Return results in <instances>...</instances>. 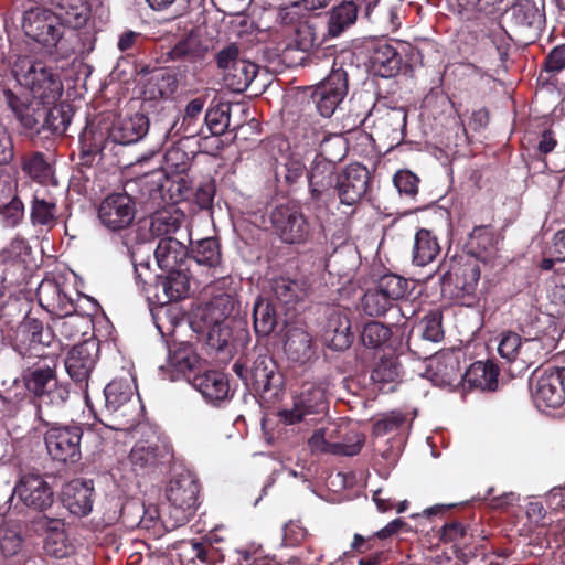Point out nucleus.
<instances>
[{
    "label": "nucleus",
    "instance_id": "nucleus-1",
    "mask_svg": "<svg viewBox=\"0 0 565 565\" xmlns=\"http://www.w3.org/2000/svg\"><path fill=\"white\" fill-rule=\"evenodd\" d=\"M22 30L34 42L42 45L55 60L67 58L75 52L71 38L75 34L64 32V26L55 12L45 8H31L23 13Z\"/></svg>",
    "mask_w": 565,
    "mask_h": 565
},
{
    "label": "nucleus",
    "instance_id": "nucleus-2",
    "mask_svg": "<svg viewBox=\"0 0 565 565\" xmlns=\"http://www.w3.org/2000/svg\"><path fill=\"white\" fill-rule=\"evenodd\" d=\"M134 379L127 376L113 380L104 390L105 409L115 422L114 429H128L138 420L140 401L136 395Z\"/></svg>",
    "mask_w": 565,
    "mask_h": 565
},
{
    "label": "nucleus",
    "instance_id": "nucleus-3",
    "mask_svg": "<svg viewBox=\"0 0 565 565\" xmlns=\"http://www.w3.org/2000/svg\"><path fill=\"white\" fill-rule=\"evenodd\" d=\"M13 72L17 81L30 90L32 98L42 100L44 105H53L62 96L63 85L58 76L41 62H31L26 57L19 58Z\"/></svg>",
    "mask_w": 565,
    "mask_h": 565
},
{
    "label": "nucleus",
    "instance_id": "nucleus-4",
    "mask_svg": "<svg viewBox=\"0 0 565 565\" xmlns=\"http://www.w3.org/2000/svg\"><path fill=\"white\" fill-rule=\"evenodd\" d=\"M235 310V300L231 295L214 297L199 310L200 320L207 332L210 345L222 350L232 338L231 316Z\"/></svg>",
    "mask_w": 565,
    "mask_h": 565
},
{
    "label": "nucleus",
    "instance_id": "nucleus-5",
    "mask_svg": "<svg viewBox=\"0 0 565 565\" xmlns=\"http://www.w3.org/2000/svg\"><path fill=\"white\" fill-rule=\"evenodd\" d=\"M408 291V281L394 274L382 276L375 288L367 290L362 298V308L371 317L385 315L395 301L403 299Z\"/></svg>",
    "mask_w": 565,
    "mask_h": 565
},
{
    "label": "nucleus",
    "instance_id": "nucleus-6",
    "mask_svg": "<svg viewBox=\"0 0 565 565\" xmlns=\"http://www.w3.org/2000/svg\"><path fill=\"white\" fill-rule=\"evenodd\" d=\"M328 409L327 388L320 382H306L294 395L291 409H281L277 416L285 425H294L307 415L321 414Z\"/></svg>",
    "mask_w": 565,
    "mask_h": 565
},
{
    "label": "nucleus",
    "instance_id": "nucleus-7",
    "mask_svg": "<svg viewBox=\"0 0 565 565\" xmlns=\"http://www.w3.org/2000/svg\"><path fill=\"white\" fill-rule=\"evenodd\" d=\"M199 484L190 473L175 476L167 488V499L170 503L169 515L171 526L184 524L194 513L198 504Z\"/></svg>",
    "mask_w": 565,
    "mask_h": 565
},
{
    "label": "nucleus",
    "instance_id": "nucleus-8",
    "mask_svg": "<svg viewBox=\"0 0 565 565\" xmlns=\"http://www.w3.org/2000/svg\"><path fill=\"white\" fill-rule=\"evenodd\" d=\"M531 394L535 406L545 412L565 402V367L551 366L534 374Z\"/></svg>",
    "mask_w": 565,
    "mask_h": 565
},
{
    "label": "nucleus",
    "instance_id": "nucleus-9",
    "mask_svg": "<svg viewBox=\"0 0 565 565\" xmlns=\"http://www.w3.org/2000/svg\"><path fill=\"white\" fill-rule=\"evenodd\" d=\"M543 343L539 339H521L518 333L505 332L498 343L500 356L515 364V372L522 373L537 363L543 355Z\"/></svg>",
    "mask_w": 565,
    "mask_h": 565
},
{
    "label": "nucleus",
    "instance_id": "nucleus-10",
    "mask_svg": "<svg viewBox=\"0 0 565 565\" xmlns=\"http://www.w3.org/2000/svg\"><path fill=\"white\" fill-rule=\"evenodd\" d=\"M274 232L286 244L306 242L310 226L301 209L294 203L277 205L270 213Z\"/></svg>",
    "mask_w": 565,
    "mask_h": 565
},
{
    "label": "nucleus",
    "instance_id": "nucleus-11",
    "mask_svg": "<svg viewBox=\"0 0 565 565\" xmlns=\"http://www.w3.org/2000/svg\"><path fill=\"white\" fill-rule=\"evenodd\" d=\"M81 426L55 425L44 435V443L50 456L60 462L74 463L81 459Z\"/></svg>",
    "mask_w": 565,
    "mask_h": 565
},
{
    "label": "nucleus",
    "instance_id": "nucleus-12",
    "mask_svg": "<svg viewBox=\"0 0 565 565\" xmlns=\"http://www.w3.org/2000/svg\"><path fill=\"white\" fill-rule=\"evenodd\" d=\"M28 392L38 396L42 403L60 406L68 398V390L61 384L54 369L36 367L23 375Z\"/></svg>",
    "mask_w": 565,
    "mask_h": 565
},
{
    "label": "nucleus",
    "instance_id": "nucleus-13",
    "mask_svg": "<svg viewBox=\"0 0 565 565\" xmlns=\"http://www.w3.org/2000/svg\"><path fill=\"white\" fill-rule=\"evenodd\" d=\"M100 223L113 232L129 227L136 216V203L127 193H111L98 206Z\"/></svg>",
    "mask_w": 565,
    "mask_h": 565
},
{
    "label": "nucleus",
    "instance_id": "nucleus-14",
    "mask_svg": "<svg viewBox=\"0 0 565 565\" xmlns=\"http://www.w3.org/2000/svg\"><path fill=\"white\" fill-rule=\"evenodd\" d=\"M479 279L480 268L476 259L456 262L443 277V291L462 301L475 294Z\"/></svg>",
    "mask_w": 565,
    "mask_h": 565
},
{
    "label": "nucleus",
    "instance_id": "nucleus-15",
    "mask_svg": "<svg viewBox=\"0 0 565 565\" xmlns=\"http://www.w3.org/2000/svg\"><path fill=\"white\" fill-rule=\"evenodd\" d=\"M13 495H17L24 505L36 511H43L53 503L52 488L38 473L21 476L13 488Z\"/></svg>",
    "mask_w": 565,
    "mask_h": 565
},
{
    "label": "nucleus",
    "instance_id": "nucleus-16",
    "mask_svg": "<svg viewBox=\"0 0 565 565\" xmlns=\"http://www.w3.org/2000/svg\"><path fill=\"white\" fill-rule=\"evenodd\" d=\"M347 92L345 72L341 68L333 70L312 94L320 115L326 118L331 117Z\"/></svg>",
    "mask_w": 565,
    "mask_h": 565
},
{
    "label": "nucleus",
    "instance_id": "nucleus-17",
    "mask_svg": "<svg viewBox=\"0 0 565 565\" xmlns=\"http://www.w3.org/2000/svg\"><path fill=\"white\" fill-rule=\"evenodd\" d=\"M461 351L448 349L429 359L427 373L431 382L438 386H452L462 379L460 369Z\"/></svg>",
    "mask_w": 565,
    "mask_h": 565
},
{
    "label": "nucleus",
    "instance_id": "nucleus-18",
    "mask_svg": "<svg viewBox=\"0 0 565 565\" xmlns=\"http://www.w3.org/2000/svg\"><path fill=\"white\" fill-rule=\"evenodd\" d=\"M370 180L369 170L360 164L347 167L337 179V191L342 204L353 205L365 194Z\"/></svg>",
    "mask_w": 565,
    "mask_h": 565
},
{
    "label": "nucleus",
    "instance_id": "nucleus-19",
    "mask_svg": "<svg viewBox=\"0 0 565 565\" xmlns=\"http://www.w3.org/2000/svg\"><path fill=\"white\" fill-rule=\"evenodd\" d=\"M98 354V344L94 340H86L74 345L65 359V369L75 382L87 383Z\"/></svg>",
    "mask_w": 565,
    "mask_h": 565
},
{
    "label": "nucleus",
    "instance_id": "nucleus-20",
    "mask_svg": "<svg viewBox=\"0 0 565 565\" xmlns=\"http://www.w3.org/2000/svg\"><path fill=\"white\" fill-rule=\"evenodd\" d=\"M36 526L44 536L43 548L47 555L55 558L67 556L68 544L63 519L42 515L38 519Z\"/></svg>",
    "mask_w": 565,
    "mask_h": 565
},
{
    "label": "nucleus",
    "instance_id": "nucleus-21",
    "mask_svg": "<svg viewBox=\"0 0 565 565\" xmlns=\"http://www.w3.org/2000/svg\"><path fill=\"white\" fill-rule=\"evenodd\" d=\"M374 132L391 143H398L405 136L407 115L404 108H379L375 110Z\"/></svg>",
    "mask_w": 565,
    "mask_h": 565
},
{
    "label": "nucleus",
    "instance_id": "nucleus-22",
    "mask_svg": "<svg viewBox=\"0 0 565 565\" xmlns=\"http://www.w3.org/2000/svg\"><path fill=\"white\" fill-rule=\"evenodd\" d=\"M282 385V377L271 358L259 356L250 367L249 385L260 394L276 395Z\"/></svg>",
    "mask_w": 565,
    "mask_h": 565
},
{
    "label": "nucleus",
    "instance_id": "nucleus-23",
    "mask_svg": "<svg viewBox=\"0 0 565 565\" xmlns=\"http://www.w3.org/2000/svg\"><path fill=\"white\" fill-rule=\"evenodd\" d=\"M149 129L146 115L136 113L131 116L119 117L109 129L108 138L118 145H129L139 141Z\"/></svg>",
    "mask_w": 565,
    "mask_h": 565
},
{
    "label": "nucleus",
    "instance_id": "nucleus-24",
    "mask_svg": "<svg viewBox=\"0 0 565 565\" xmlns=\"http://www.w3.org/2000/svg\"><path fill=\"white\" fill-rule=\"evenodd\" d=\"M193 387L202 397L216 405L230 397V384L226 375L218 371H206L192 379Z\"/></svg>",
    "mask_w": 565,
    "mask_h": 565
},
{
    "label": "nucleus",
    "instance_id": "nucleus-25",
    "mask_svg": "<svg viewBox=\"0 0 565 565\" xmlns=\"http://www.w3.org/2000/svg\"><path fill=\"white\" fill-rule=\"evenodd\" d=\"M38 297L41 306L52 315L73 318V301L56 281L43 280L38 288Z\"/></svg>",
    "mask_w": 565,
    "mask_h": 565
},
{
    "label": "nucleus",
    "instance_id": "nucleus-26",
    "mask_svg": "<svg viewBox=\"0 0 565 565\" xmlns=\"http://www.w3.org/2000/svg\"><path fill=\"white\" fill-rule=\"evenodd\" d=\"M8 104L14 113L20 124L28 130L40 131V126L44 117L42 100L30 98V96H17L12 93L7 94Z\"/></svg>",
    "mask_w": 565,
    "mask_h": 565
},
{
    "label": "nucleus",
    "instance_id": "nucleus-27",
    "mask_svg": "<svg viewBox=\"0 0 565 565\" xmlns=\"http://www.w3.org/2000/svg\"><path fill=\"white\" fill-rule=\"evenodd\" d=\"M168 274L156 284L157 301L161 305L184 298L190 289V277L185 269L166 270Z\"/></svg>",
    "mask_w": 565,
    "mask_h": 565
},
{
    "label": "nucleus",
    "instance_id": "nucleus-28",
    "mask_svg": "<svg viewBox=\"0 0 565 565\" xmlns=\"http://www.w3.org/2000/svg\"><path fill=\"white\" fill-rule=\"evenodd\" d=\"M369 61L376 75L388 78L399 71L402 57L392 44L383 40L373 45Z\"/></svg>",
    "mask_w": 565,
    "mask_h": 565
},
{
    "label": "nucleus",
    "instance_id": "nucleus-29",
    "mask_svg": "<svg viewBox=\"0 0 565 565\" xmlns=\"http://www.w3.org/2000/svg\"><path fill=\"white\" fill-rule=\"evenodd\" d=\"M93 486L82 480L68 482L63 490V502L75 515H87L93 509Z\"/></svg>",
    "mask_w": 565,
    "mask_h": 565
},
{
    "label": "nucleus",
    "instance_id": "nucleus-30",
    "mask_svg": "<svg viewBox=\"0 0 565 565\" xmlns=\"http://www.w3.org/2000/svg\"><path fill=\"white\" fill-rule=\"evenodd\" d=\"M154 257L158 266L163 270L182 268L188 257V248L179 239L167 236L159 241Z\"/></svg>",
    "mask_w": 565,
    "mask_h": 565
},
{
    "label": "nucleus",
    "instance_id": "nucleus-31",
    "mask_svg": "<svg viewBox=\"0 0 565 565\" xmlns=\"http://www.w3.org/2000/svg\"><path fill=\"white\" fill-rule=\"evenodd\" d=\"M285 352L288 359L297 364H305L315 354L311 335L302 328L288 330L285 341Z\"/></svg>",
    "mask_w": 565,
    "mask_h": 565
},
{
    "label": "nucleus",
    "instance_id": "nucleus-32",
    "mask_svg": "<svg viewBox=\"0 0 565 565\" xmlns=\"http://www.w3.org/2000/svg\"><path fill=\"white\" fill-rule=\"evenodd\" d=\"M52 4L58 10L55 13L63 25L79 29L89 19L90 8L87 0H52Z\"/></svg>",
    "mask_w": 565,
    "mask_h": 565
},
{
    "label": "nucleus",
    "instance_id": "nucleus-33",
    "mask_svg": "<svg viewBox=\"0 0 565 565\" xmlns=\"http://www.w3.org/2000/svg\"><path fill=\"white\" fill-rule=\"evenodd\" d=\"M499 370L492 362L477 361L472 363L462 379L473 387L482 391H495L498 387Z\"/></svg>",
    "mask_w": 565,
    "mask_h": 565
},
{
    "label": "nucleus",
    "instance_id": "nucleus-34",
    "mask_svg": "<svg viewBox=\"0 0 565 565\" xmlns=\"http://www.w3.org/2000/svg\"><path fill=\"white\" fill-rule=\"evenodd\" d=\"M192 258L196 266L205 267L214 276L221 266L220 245L215 238H203L192 246Z\"/></svg>",
    "mask_w": 565,
    "mask_h": 565
},
{
    "label": "nucleus",
    "instance_id": "nucleus-35",
    "mask_svg": "<svg viewBox=\"0 0 565 565\" xmlns=\"http://www.w3.org/2000/svg\"><path fill=\"white\" fill-rule=\"evenodd\" d=\"M440 252L437 237L428 230L422 228L415 235L413 246V263L426 266L431 263Z\"/></svg>",
    "mask_w": 565,
    "mask_h": 565
},
{
    "label": "nucleus",
    "instance_id": "nucleus-36",
    "mask_svg": "<svg viewBox=\"0 0 565 565\" xmlns=\"http://www.w3.org/2000/svg\"><path fill=\"white\" fill-rule=\"evenodd\" d=\"M338 177L339 175L335 174L334 167L331 161H316L311 168L309 178L312 194L315 196H320L324 192L331 190L334 184L337 185Z\"/></svg>",
    "mask_w": 565,
    "mask_h": 565
},
{
    "label": "nucleus",
    "instance_id": "nucleus-37",
    "mask_svg": "<svg viewBox=\"0 0 565 565\" xmlns=\"http://www.w3.org/2000/svg\"><path fill=\"white\" fill-rule=\"evenodd\" d=\"M44 117L40 129H47L53 134L62 135L66 131L72 119V108L67 104L44 105Z\"/></svg>",
    "mask_w": 565,
    "mask_h": 565
},
{
    "label": "nucleus",
    "instance_id": "nucleus-38",
    "mask_svg": "<svg viewBox=\"0 0 565 565\" xmlns=\"http://www.w3.org/2000/svg\"><path fill=\"white\" fill-rule=\"evenodd\" d=\"M258 66L249 61L241 60L224 74L226 85L233 92H244L257 75Z\"/></svg>",
    "mask_w": 565,
    "mask_h": 565
},
{
    "label": "nucleus",
    "instance_id": "nucleus-39",
    "mask_svg": "<svg viewBox=\"0 0 565 565\" xmlns=\"http://www.w3.org/2000/svg\"><path fill=\"white\" fill-rule=\"evenodd\" d=\"M31 220L34 225L53 227L57 222L55 200L36 191L31 207Z\"/></svg>",
    "mask_w": 565,
    "mask_h": 565
},
{
    "label": "nucleus",
    "instance_id": "nucleus-40",
    "mask_svg": "<svg viewBox=\"0 0 565 565\" xmlns=\"http://www.w3.org/2000/svg\"><path fill=\"white\" fill-rule=\"evenodd\" d=\"M499 243L500 237L489 227H476L470 234V246L482 260H489L495 255Z\"/></svg>",
    "mask_w": 565,
    "mask_h": 565
},
{
    "label": "nucleus",
    "instance_id": "nucleus-41",
    "mask_svg": "<svg viewBox=\"0 0 565 565\" xmlns=\"http://www.w3.org/2000/svg\"><path fill=\"white\" fill-rule=\"evenodd\" d=\"M358 15V8L352 1H344L330 12L328 34L339 36L348 26L352 25Z\"/></svg>",
    "mask_w": 565,
    "mask_h": 565
},
{
    "label": "nucleus",
    "instance_id": "nucleus-42",
    "mask_svg": "<svg viewBox=\"0 0 565 565\" xmlns=\"http://www.w3.org/2000/svg\"><path fill=\"white\" fill-rule=\"evenodd\" d=\"M510 18L519 28L539 29L543 22V14L537 6L530 0H520L510 9Z\"/></svg>",
    "mask_w": 565,
    "mask_h": 565
},
{
    "label": "nucleus",
    "instance_id": "nucleus-43",
    "mask_svg": "<svg viewBox=\"0 0 565 565\" xmlns=\"http://www.w3.org/2000/svg\"><path fill=\"white\" fill-rule=\"evenodd\" d=\"M183 218L178 210L158 212L151 218L150 231L153 235L170 236L180 228Z\"/></svg>",
    "mask_w": 565,
    "mask_h": 565
},
{
    "label": "nucleus",
    "instance_id": "nucleus-44",
    "mask_svg": "<svg viewBox=\"0 0 565 565\" xmlns=\"http://www.w3.org/2000/svg\"><path fill=\"white\" fill-rule=\"evenodd\" d=\"M158 460V447L150 441L140 440L131 448L128 461L134 471H139L156 465Z\"/></svg>",
    "mask_w": 565,
    "mask_h": 565
},
{
    "label": "nucleus",
    "instance_id": "nucleus-45",
    "mask_svg": "<svg viewBox=\"0 0 565 565\" xmlns=\"http://www.w3.org/2000/svg\"><path fill=\"white\" fill-rule=\"evenodd\" d=\"M254 328L257 334L267 335L276 326V315L273 305L267 300L259 298L254 305Z\"/></svg>",
    "mask_w": 565,
    "mask_h": 565
},
{
    "label": "nucleus",
    "instance_id": "nucleus-46",
    "mask_svg": "<svg viewBox=\"0 0 565 565\" xmlns=\"http://www.w3.org/2000/svg\"><path fill=\"white\" fill-rule=\"evenodd\" d=\"M23 171L39 183H47L53 179L52 167L40 152L25 156L22 160Z\"/></svg>",
    "mask_w": 565,
    "mask_h": 565
},
{
    "label": "nucleus",
    "instance_id": "nucleus-47",
    "mask_svg": "<svg viewBox=\"0 0 565 565\" xmlns=\"http://www.w3.org/2000/svg\"><path fill=\"white\" fill-rule=\"evenodd\" d=\"M271 288L276 298L286 305L298 301L305 294L297 280L282 276L273 280Z\"/></svg>",
    "mask_w": 565,
    "mask_h": 565
},
{
    "label": "nucleus",
    "instance_id": "nucleus-48",
    "mask_svg": "<svg viewBox=\"0 0 565 565\" xmlns=\"http://www.w3.org/2000/svg\"><path fill=\"white\" fill-rule=\"evenodd\" d=\"M337 433L334 425L317 429L308 440L310 450L316 454L334 455Z\"/></svg>",
    "mask_w": 565,
    "mask_h": 565
},
{
    "label": "nucleus",
    "instance_id": "nucleus-49",
    "mask_svg": "<svg viewBox=\"0 0 565 565\" xmlns=\"http://www.w3.org/2000/svg\"><path fill=\"white\" fill-rule=\"evenodd\" d=\"M204 119L211 134L221 136L230 126V107L226 105L212 107L207 109Z\"/></svg>",
    "mask_w": 565,
    "mask_h": 565
},
{
    "label": "nucleus",
    "instance_id": "nucleus-50",
    "mask_svg": "<svg viewBox=\"0 0 565 565\" xmlns=\"http://www.w3.org/2000/svg\"><path fill=\"white\" fill-rule=\"evenodd\" d=\"M441 320L443 315L437 309L425 315L419 323L422 338L431 342L440 341L444 337Z\"/></svg>",
    "mask_w": 565,
    "mask_h": 565
},
{
    "label": "nucleus",
    "instance_id": "nucleus-51",
    "mask_svg": "<svg viewBox=\"0 0 565 565\" xmlns=\"http://www.w3.org/2000/svg\"><path fill=\"white\" fill-rule=\"evenodd\" d=\"M565 263V228L555 233L553 243L548 249V257H545L540 263L542 270L548 271L557 264Z\"/></svg>",
    "mask_w": 565,
    "mask_h": 565
},
{
    "label": "nucleus",
    "instance_id": "nucleus-52",
    "mask_svg": "<svg viewBox=\"0 0 565 565\" xmlns=\"http://www.w3.org/2000/svg\"><path fill=\"white\" fill-rule=\"evenodd\" d=\"M391 332L387 327L380 322L366 323L362 331V342L370 348H379L390 339Z\"/></svg>",
    "mask_w": 565,
    "mask_h": 565
},
{
    "label": "nucleus",
    "instance_id": "nucleus-53",
    "mask_svg": "<svg viewBox=\"0 0 565 565\" xmlns=\"http://www.w3.org/2000/svg\"><path fill=\"white\" fill-rule=\"evenodd\" d=\"M406 420V415L401 411H391L385 413L375 420L373 425V434L375 436H384L397 430Z\"/></svg>",
    "mask_w": 565,
    "mask_h": 565
},
{
    "label": "nucleus",
    "instance_id": "nucleus-54",
    "mask_svg": "<svg viewBox=\"0 0 565 565\" xmlns=\"http://www.w3.org/2000/svg\"><path fill=\"white\" fill-rule=\"evenodd\" d=\"M365 443V436L356 430L349 431L342 441H335L334 455L335 456H355L358 455Z\"/></svg>",
    "mask_w": 565,
    "mask_h": 565
},
{
    "label": "nucleus",
    "instance_id": "nucleus-55",
    "mask_svg": "<svg viewBox=\"0 0 565 565\" xmlns=\"http://www.w3.org/2000/svg\"><path fill=\"white\" fill-rule=\"evenodd\" d=\"M393 182L401 194L413 199L418 193L419 178L409 170L397 171Z\"/></svg>",
    "mask_w": 565,
    "mask_h": 565
},
{
    "label": "nucleus",
    "instance_id": "nucleus-56",
    "mask_svg": "<svg viewBox=\"0 0 565 565\" xmlns=\"http://www.w3.org/2000/svg\"><path fill=\"white\" fill-rule=\"evenodd\" d=\"M399 376V364L393 358L382 360L372 371L371 377L377 383H391Z\"/></svg>",
    "mask_w": 565,
    "mask_h": 565
},
{
    "label": "nucleus",
    "instance_id": "nucleus-57",
    "mask_svg": "<svg viewBox=\"0 0 565 565\" xmlns=\"http://www.w3.org/2000/svg\"><path fill=\"white\" fill-rule=\"evenodd\" d=\"M0 215L6 227L17 226L24 215L23 203L14 196L8 204L0 206Z\"/></svg>",
    "mask_w": 565,
    "mask_h": 565
},
{
    "label": "nucleus",
    "instance_id": "nucleus-58",
    "mask_svg": "<svg viewBox=\"0 0 565 565\" xmlns=\"http://www.w3.org/2000/svg\"><path fill=\"white\" fill-rule=\"evenodd\" d=\"M198 362V358L190 347H181L170 355V363L179 372L192 370Z\"/></svg>",
    "mask_w": 565,
    "mask_h": 565
},
{
    "label": "nucleus",
    "instance_id": "nucleus-59",
    "mask_svg": "<svg viewBox=\"0 0 565 565\" xmlns=\"http://www.w3.org/2000/svg\"><path fill=\"white\" fill-rule=\"evenodd\" d=\"M20 331L26 334L29 343L32 347L38 344L49 343L50 334L46 333V339L43 337V324L38 319L29 318L21 326Z\"/></svg>",
    "mask_w": 565,
    "mask_h": 565
},
{
    "label": "nucleus",
    "instance_id": "nucleus-60",
    "mask_svg": "<svg viewBox=\"0 0 565 565\" xmlns=\"http://www.w3.org/2000/svg\"><path fill=\"white\" fill-rule=\"evenodd\" d=\"M26 385L24 377L22 380L15 379L10 386L1 391L0 397L9 404H19L26 396Z\"/></svg>",
    "mask_w": 565,
    "mask_h": 565
},
{
    "label": "nucleus",
    "instance_id": "nucleus-61",
    "mask_svg": "<svg viewBox=\"0 0 565 565\" xmlns=\"http://www.w3.org/2000/svg\"><path fill=\"white\" fill-rule=\"evenodd\" d=\"M467 530L459 522L446 524L441 531V540L444 542H451L456 545L466 544Z\"/></svg>",
    "mask_w": 565,
    "mask_h": 565
},
{
    "label": "nucleus",
    "instance_id": "nucleus-62",
    "mask_svg": "<svg viewBox=\"0 0 565 565\" xmlns=\"http://www.w3.org/2000/svg\"><path fill=\"white\" fill-rule=\"evenodd\" d=\"M238 53V47L235 44H230L217 53V66L224 71V74L234 66L235 62L241 61Z\"/></svg>",
    "mask_w": 565,
    "mask_h": 565
},
{
    "label": "nucleus",
    "instance_id": "nucleus-63",
    "mask_svg": "<svg viewBox=\"0 0 565 565\" xmlns=\"http://www.w3.org/2000/svg\"><path fill=\"white\" fill-rule=\"evenodd\" d=\"M14 156L12 139L0 121V164H8Z\"/></svg>",
    "mask_w": 565,
    "mask_h": 565
},
{
    "label": "nucleus",
    "instance_id": "nucleus-64",
    "mask_svg": "<svg viewBox=\"0 0 565 565\" xmlns=\"http://www.w3.org/2000/svg\"><path fill=\"white\" fill-rule=\"evenodd\" d=\"M547 72H559L565 68V45L554 47L545 61Z\"/></svg>",
    "mask_w": 565,
    "mask_h": 565
}]
</instances>
